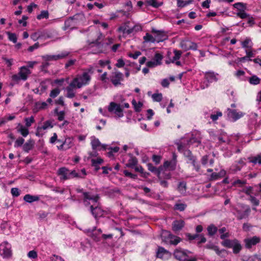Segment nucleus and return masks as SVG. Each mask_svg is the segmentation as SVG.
Here are the masks:
<instances>
[{
  "label": "nucleus",
  "instance_id": "412c9836",
  "mask_svg": "<svg viewBox=\"0 0 261 261\" xmlns=\"http://www.w3.org/2000/svg\"><path fill=\"white\" fill-rule=\"evenodd\" d=\"M106 148L107 149L104 150L107 151V155L111 159L114 158L115 154L117 153L120 150V148L119 147L115 146L113 147L109 146L108 145Z\"/></svg>",
  "mask_w": 261,
  "mask_h": 261
},
{
  "label": "nucleus",
  "instance_id": "13d9d810",
  "mask_svg": "<svg viewBox=\"0 0 261 261\" xmlns=\"http://www.w3.org/2000/svg\"><path fill=\"white\" fill-rule=\"evenodd\" d=\"M11 193L14 197H18L20 195V192L18 188H13L11 190Z\"/></svg>",
  "mask_w": 261,
  "mask_h": 261
},
{
  "label": "nucleus",
  "instance_id": "774afa93",
  "mask_svg": "<svg viewBox=\"0 0 261 261\" xmlns=\"http://www.w3.org/2000/svg\"><path fill=\"white\" fill-rule=\"evenodd\" d=\"M222 116V113L220 112H218L216 114H212L211 115V118L213 121L217 120L219 117H221Z\"/></svg>",
  "mask_w": 261,
  "mask_h": 261
},
{
  "label": "nucleus",
  "instance_id": "423d86ee",
  "mask_svg": "<svg viewBox=\"0 0 261 261\" xmlns=\"http://www.w3.org/2000/svg\"><path fill=\"white\" fill-rule=\"evenodd\" d=\"M31 73L30 70L25 66L20 67L18 74L12 75V79L14 81H18L20 80L25 81L29 74Z\"/></svg>",
  "mask_w": 261,
  "mask_h": 261
},
{
  "label": "nucleus",
  "instance_id": "9b49d317",
  "mask_svg": "<svg viewBox=\"0 0 261 261\" xmlns=\"http://www.w3.org/2000/svg\"><path fill=\"white\" fill-rule=\"evenodd\" d=\"M53 127L50 121H46L42 126H38L36 129V135L38 137H42L46 133V130Z\"/></svg>",
  "mask_w": 261,
  "mask_h": 261
},
{
  "label": "nucleus",
  "instance_id": "a19ab883",
  "mask_svg": "<svg viewBox=\"0 0 261 261\" xmlns=\"http://www.w3.org/2000/svg\"><path fill=\"white\" fill-rule=\"evenodd\" d=\"M127 167H130L134 169L135 171L143 173V169L139 164H126Z\"/></svg>",
  "mask_w": 261,
  "mask_h": 261
},
{
  "label": "nucleus",
  "instance_id": "ea45409f",
  "mask_svg": "<svg viewBox=\"0 0 261 261\" xmlns=\"http://www.w3.org/2000/svg\"><path fill=\"white\" fill-rule=\"evenodd\" d=\"M177 189L181 194H185L186 191V184L185 182H179L177 187Z\"/></svg>",
  "mask_w": 261,
  "mask_h": 261
},
{
  "label": "nucleus",
  "instance_id": "393cba45",
  "mask_svg": "<svg viewBox=\"0 0 261 261\" xmlns=\"http://www.w3.org/2000/svg\"><path fill=\"white\" fill-rule=\"evenodd\" d=\"M16 129L17 132L20 133L24 137H27L29 133L28 128L20 123L18 124Z\"/></svg>",
  "mask_w": 261,
  "mask_h": 261
},
{
  "label": "nucleus",
  "instance_id": "79ce46f5",
  "mask_svg": "<svg viewBox=\"0 0 261 261\" xmlns=\"http://www.w3.org/2000/svg\"><path fill=\"white\" fill-rule=\"evenodd\" d=\"M187 207V204L184 203H176L174 205V209L179 211H184Z\"/></svg>",
  "mask_w": 261,
  "mask_h": 261
},
{
  "label": "nucleus",
  "instance_id": "bf43d9fd",
  "mask_svg": "<svg viewBox=\"0 0 261 261\" xmlns=\"http://www.w3.org/2000/svg\"><path fill=\"white\" fill-rule=\"evenodd\" d=\"M147 3L149 5L155 8H157L161 5L156 2V0H148Z\"/></svg>",
  "mask_w": 261,
  "mask_h": 261
},
{
  "label": "nucleus",
  "instance_id": "f03ea898",
  "mask_svg": "<svg viewBox=\"0 0 261 261\" xmlns=\"http://www.w3.org/2000/svg\"><path fill=\"white\" fill-rule=\"evenodd\" d=\"M187 143L185 142V140H183L181 142L177 143V148L179 151L183 152L184 155L188 158L190 161L194 162V158L192 156L190 150L187 149L186 147L187 145H190L194 143H196V146L200 143V141L197 139L192 138L189 140L187 141Z\"/></svg>",
  "mask_w": 261,
  "mask_h": 261
},
{
  "label": "nucleus",
  "instance_id": "20e7f679",
  "mask_svg": "<svg viewBox=\"0 0 261 261\" xmlns=\"http://www.w3.org/2000/svg\"><path fill=\"white\" fill-rule=\"evenodd\" d=\"M251 212L249 206L242 203L238 204L234 208V215L239 220L247 218Z\"/></svg>",
  "mask_w": 261,
  "mask_h": 261
},
{
  "label": "nucleus",
  "instance_id": "58836bf2",
  "mask_svg": "<svg viewBox=\"0 0 261 261\" xmlns=\"http://www.w3.org/2000/svg\"><path fill=\"white\" fill-rule=\"evenodd\" d=\"M260 79L256 75H253L249 79V82L250 84L256 85L259 84Z\"/></svg>",
  "mask_w": 261,
  "mask_h": 261
},
{
  "label": "nucleus",
  "instance_id": "473e14b6",
  "mask_svg": "<svg viewBox=\"0 0 261 261\" xmlns=\"http://www.w3.org/2000/svg\"><path fill=\"white\" fill-rule=\"evenodd\" d=\"M134 148V144L132 142H129L127 144L122 146V153H126L128 150L132 149Z\"/></svg>",
  "mask_w": 261,
  "mask_h": 261
},
{
  "label": "nucleus",
  "instance_id": "864d4df0",
  "mask_svg": "<svg viewBox=\"0 0 261 261\" xmlns=\"http://www.w3.org/2000/svg\"><path fill=\"white\" fill-rule=\"evenodd\" d=\"M48 17V12L47 11H42L41 13L37 16L38 19L47 18Z\"/></svg>",
  "mask_w": 261,
  "mask_h": 261
},
{
  "label": "nucleus",
  "instance_id": "aec40b11",
  "mask_svg": "<svg viewBox=\"0 0 261 261\" xmlns=\"http://www.w3.org/2000/svg\"><path fill=\"white\" fill-rule=\"evenodd\" d=\"M152 32L156 34L155 38L156 41L158 42L163 41L168 38L167 35L164 32L161 31H157L154 29L152 30Z\"/></svg>",
  "mask_w": 261,
  "mask_h": 261
},
{
  "label": "nucleus",
  "instance_id": "4468645a",
  "mask_svg": "<svg viewBox=\"0 0 261 261\" xmlns=\"http://www.w3.org/2000/svg\"><path fill=\"white\" fill-rule=\"evenodd\" d=\"M174 56H171L172 54L171 52L168 51L167 53L168 59L166 60L165 62L167 64L171 63H174L176 60L180 59L182 52L180 50H174Z\"/></svg>",
  "mask_w": 261,
  "mask_h": 261
},
{
  "label": "nucleus",
  "instance_id": "49530a36",
  "mask_svg": "<svg viewBox=\"0 0 261 261\" xmlns=\"http://www.w3.org/2000/svg\"><path fill=\"white\" fill-rule=\"evenodd\" d=\"M55 112L56 114L57 115V116H58V120L62 121L64 120L65 114L64 111H62L59 112L58 109H56L55 110Z\"/></svg>",
  "mask_w": 261,
  "mask_h": 261
},
{
  "label": "nucleus",
  "instance_id": "37998d69",
  "mask_svg": "<svg viewBox=\"0 0 261 261\" xmlns=\"http://www.w3.org/2000/svg\"><path fill=\"white\" fill-rule=\"evenodd\" d=\"M143 39L146 42H156V39L155 37H153L152 35L148 33H146V35L143 37Z\"/></svg>",
  "mask_w": 261,
  "mask_h": 261
},
{
  "label": "nucleus",
  "instance_id": "3c124183",
  "mask_svg": "<svg viewBox=\"0 0 261 261\" xmlns=\"http://www.w3.org/2000/svg\"><path fill=\"white\" fill-rule=\"evenodd\" d=\"M42 58L45 61H56L55 55H46L42 56Z\"/></svg>",
  "mask_w": 261,
  "mask_h": 261
},
{
  "label": "nucleus",
  "instance_id": "de8ad7c7",
  "mask_svg": "<svg viewBox=\"0 0 261 261\" xmlns=\"http://www.w3.org/2000/svg\"><path fill=\"white\" fill-rule=\"evenodd\" d=\"M162 59L163 56L159 53H156L154 56L153 60L156 63H157L158 65H160L162 63Z\"/></svg>",
  "mask_w": 261,
  "mask_h": 261
},
{
  "label": "nucleus",
  "instance_id": "6e6552de",
  "mask_svg": "<svg viewBox=\"0 0 261 261\" xmlns=\"http://www.w3.org/2000/svg\"><path fill=\"white\" fill-rule=\"evenodd\" d=\"M12 254L11 245L7 241H4L0 244V255L3 258H8Z\"/></svg>",
  "mask_w": 261,
  "mask_h": 261
},
{
  "label": "nucleus",
  "instance_id": "dca6fc26",
  "mask_svg": "<svg viewBox=\"0 0 261 261\" xmlns=\"http://www.w3.org/2000/svg\"><path fill=\"white\" fill-rule=\"evenodd\" d=\"M260 241L259 237L254 236L252 238H246L244 240L245 247L247 248H250L252 246L255 245Z\"/></svg>",
  "mask_w": 261,
  "mask_h": 261
},
{
  "label": "nucleus",
  "instance_id": "7c9ffc66",
  "mask_svg": "<svg viewBox=\"0 0 261 261\" xmlns=\"http://www.w3.org/2000/svg\"><path fill=\"white\" fill-rule=\"evenodd\" d=\"M88 235L91 237L94 241L95 242H98L100 241V238L98 233L96 231L95 229H93L91 231L90 230H88Z\"/></svg>",
  "mask_w": 261,
  "mask_h": 261
},
{
  "label": "nucleus",
  "instance_id": "a211bd4d",
  "mask_svg": "<svg viewBox=\"0 0 261 261\" xmlns=\"http://www.w3.org/2000/svg\"><path fill=\"white\" fill-rule=\"evenodd\" d=\"M218 74L213 71H207L204 73V78L208 83L217 82Z\"/></svg>",
  "mask_w": 261,
  "mask_h": 261
},
{
  "label": "nucleus",
  "instance_id": "bb28decb",
  "mask_svg": "<svg viewBox=\"0 0 261 261\" xmlns=\"http://www.w3.org/2000/svg\"><path fill=\"white\" fill-rule=\"evenodd\" d=\"M205 247L207 249L213 250L215 251L216 254L219 256L221 255V253L225 251L223 249L219 250V247L217 246L214 245L213 244H207L205 246Z\"/></svg>",
  "mask_w": 261,
  "mask_h": 261
},
{
  "label": "nucleus",
  "instance_id": "7ed1b4c3",
  "mask_svg": "<svg viewBox=\"0 0 261 261\" xmlns=\"http://www.w3.org/2000/svg\"><path fill=\"white\" fill-rule=\"evenodd\" d=\"M91 80V76L89 72H84L81 74L77 75L71 83L77 89L88 84Z\"/></svg>",
  "mask_w": 261,
  "mask_h": 261
},
{
  "label": "nucleus",
  "instance_id": "f8f14e48",
  "mask_svg": "<svg viewBox=\"0 0 261 261\" xmlns=\"http://www.w3.org/2000/svg\"><path fill=\"white\" fill-rule=\"evenodd\" d=\"M91 145L93 150H100L101 149H106L107 145L102 144L98 139L96 138L95 136H92L90 138Z\"/></svg>",
  "mask_w": 261,
  "mask_h": 261
},
{
  "label": "nucleus",
  "instance_id": "1a4fd4ad",
  "mask_svg": "<svg viewBox=\"0 0 261 261\" xmlns=\"http://www.w3.org/2000/svg\"><path fill=\"white\" fill-rule=\"evenodd\" d=\"M108 109L109 112L114 113L118 117H122L123 116L122 108L119 104H117L114 102H111Z\"/></svg>",
  "mask_w": 261,
  "mask_h": 261
},
{
  "label": "nucleus",
  "instance_id": "b1692460",
  "mask_svg": "<svg viewBox=\"0 0 261 261\" xmlns=\"http://www.w3.org/2000/svg\"><path fill=\"white\" fill-rule=\"evenodd\" d=\"M76 88L72 85L71 83H70L68 86L66 88L67 93L66 96L69 98H72L75 96V93L74 92V89Z\"/></svg>",
  "mask_w": 261,
  "mask_h": 261
},
{
  "label": "nucleus",
  "instance_id": "0eeeda50",
  "mask_svg": "<svg viewBox=\"0 0 261 261\" xmlns=\"http://www.w3.org/2000/svg\"><path fill=\"white\" fill-rule=\"evenodd\" d=\"M109 79L115 86H118L121 85V82L123 80V75L115 69L111 73Z\"/></svg>",
  "mask_w": 261,
  "mask_h": 261
},
{
  "label": "nucleus",
  "instance_id": "5fc2aeb1",
  "mask_svg": "<svg viewBox=\"0 0 261 261\" xmlns=\"http://www.w3.org/2000/svg\"><path fill=\"white\" fill-rule=\"evenodd\" d=\"M152 98L155 101H161L162 99V94L161 93H154L152 95Z\"/></svg>",
  "mask_w": 261,
  "mask_h": 261
},
{
  "label": "nucleus",
  "instance_id": "cd10ccee",
  "mask_svg": "<svg viewBox=\"0 0 261 261\" xmlns=\"http://www.w3.org/2000/svg\"><path fill=\"white\" fill-rule=\"evenodd\" d=\"M207 234L210 237L214 236L218 231L217 227L213 224H210L207 227Z\"/></svg>",
  "mask_w": 261,
  "mask_h": 261
},
{
  "label": "nucleus",
  "instance_id": "2eb2a0df",
  "mask_svg": "<svg viewBox=\"0 0 261 261\" xmlns=\"http://www.w3.org/2000/svg\"><path fill=\"white\" fill-rule=\"evenodd\" d=\"M227 112L228 117L229 118L232 119L233 121H236L242 118L245 114L241 111L237 112L236 110H231L229 108L227 109Z\"/></svg>",
  "mask_w": 261,
  "mask_h": 261
},
{
  "label": "nucleus",
  "instance_id": "2f4dec72",
  "mask_svg": "<svg viewBox=\"0 0 261 261\" xmlns=\"http://www.w3.org/2000/svg\"><path fill=\"white\" fill-rule=\"evenodd\" d=\"M71 144H72V140L70 138H67L65 140L64 143H62L61 145L60 146H58V147L59 149H63L64 147L66 149L70 147Z\"/></svg>",
  "mask_w": 261,
  "mask_h": 261
},
{
  "label": "nucleus",
  "instance_id": "e2e57ef3",
  "mask_svg": "<svg viewBox=\"0 0 261 261\" xmlns=\"http://www.w3.org/2000/svg\"><path fill=\"white\" fill-rule=\"evenodd\" d=\"M251 42V40L249 38H246L244 41L242 42V46L243 48H249V44Z\"/></svg>",
  "mask_w": 261,
  "mask_h": 261
},
{
  "label": "nucleus",
  "instance_id": "338daca9",
  "mask_svg": "<svg viewBox=\"0 0 261 261\" xmlns=\"http://www.w3.org/2000/svg\"><path fill=\"white\" fill-rule=\"evenodd\" d=\"M37 106L39 110L45 109L47 107V103L45 102H38Z\"/></svg>",
  "mask_w": 261,
  "mask_h": 261
},
{
  "label": "nucleus",
  "instance_id": "e433bc0d",
  "mask_svg": "<svg viewBox=\"0 0 261 261\" xmlns=\"http://www.w3.org/2000/svg\"><path fill=\"white\" fill-rule=\"evenodd\" d=\"M181 241V239L179 237L172 235L171 239H169V241L168 243L172 245H176Z\"/></svg>",
  "mask_w": 261,
  "mask_h": 261
},
{
  "label": "nucleus",
  "instance_id": "6e6d98bb",
  "mask_svg": "<svg viewBox=\"0 0 261 261\" xmlns=\"http://www.w3.org/2000/svg\"><path fill=\"white\" fill-rule=\"evenodd\" d=\"M60 93V90L59 88H55L51 91L50 96L53 98L57 97Z\"/></svg>",
  "mask_w": 261,
  "mask_h": 261
},
{
  "label": "nucleus",
  "instance_id": "a878e982",
  "mask_svg": "<svg viewBox=\"0 0 261 261\" xmlns=\"http://www.w3.org/2000/svg\"><path fill=\"white\" fill-rule=\"evenodd\" d=\"M23 200L28 203H32L39 200V197L37 195H31L27 194L23 197Z\"/></svg>",
  "mask_w": 261,
  "mask_h": 261
},
{
  "label": "nucleus",
  "instance_id": "5701e85b",
  "mask_svg": "<svg viewBox=\"0 0 261 261\" xmlns=\"http://www.w3.org/2000/svg\"><path fill=\"white\" fill-rule=\"evenodd\" d=\"M185 226V222L182 220H175L172 223V229L174 231L180 230Z\"/></svg>",
  "mask_w": 261,
  "mask_h": 261
},
{
  "label": "nucleus",
  "instance_id": "39448f33",
  "mask_svg": "<svg viewBox=\"0 0 261 261\" xmlns=\"http://www.w3.org/2000/svg\"><path fill=\"white\" fill-rule=\"evenodd\" d=\"M172 164H163L159 168H156L152 166V164H148V169L152 172L155 173L159 177H166L169 178L170 175L168 172L170 165Z\"/></svg>",
  "mask_w": 261,
  "mask_h": 261
},
{
  "label": "nucleus",
  "instance_id": "052dcab7",
  "mask_svg": "<svg viewBox=\"0 0 261 261\" xmlns=\"http://www.w3.org/2000/svg\"><path fill=\"white\" fill-rule=\"evenodd\" d=\"M28 256L32 259H35L37 257V253L35 250H31L28 253Z\"/></svg>",
  "mask_w": 261,
  "mask_h": 261
},
{
  "label": "nucleus",
  "instance_id": "72a5a7b5",
  "mask_svg": "<svg viewBox=\"0 0 261 261\" xmlns=\"http://www.w3.org/2000/svg\"><path fill=\"white\" fill-rule=\"evenodd\" d=\"M34 145V142L30 140L27 142L23 146V149L25 151L28 152Z\"/></svg>",
  "mask_w": 261,
  "mask_h": 261
},
{
  "label": "nucleus",
  "instance_id": "ddd939ff",
  "mask_svg": "<svg viewBox=\"0 0 261 261\" xmlns=\"http://www.w3.org/2000/svg\"><path fill=\"white\" fill-rule=\"evenodd\" d=\"M118 30L124 34H130L141 31L142 27L140 24H135L131 29H127L126 27H120Z\"/></svg>",
  "mask_w": 261,
  "mask_h": 261
},
{
  "label": "nucleus",
  "instance_id": "0e129e2a",
  "mask_svg": "<svg viewBox=\"0 0 261 261\" xmlns=\"http://www.w3.org/2000/svg\"><path fill=\"white\" fill-rule=\"evenodd\" d=\"M237 16L240 17L241 18L244 19L248 18L249 15L244 11H240L237 13Z\"/></svg>",
  "mask_w": 261,
  "mask_h": 261
},
{
  "label": "nucleus",
  "instance_id": "4be33fe9",
  "mask_svg": "<svg viewBox=\"0 0 261 261\" xmlns=\"http://www.w3.org/2000/svg\"><path fill=\"white\" fill-rule=\"evenodd\" d=\"M170 255V253L169 251L165 249L162 247H159L158 248V251L156 252V256L162 259L167 258Z\"/></svg>",
  "mask_w": 261,
  "mask_h": 261
},
{
  "label": "nucleus",
  "instance_id": "f704fd0d",
  "mask_svg": "<svg viewBox=\"0 0 261 261\" xmlns=\"http://www.w3.org/2000/svg\"><path fill=\"white\" fill-rule=\"evenodd\" d=\"M25 122V126L27 127H30L32 124L35 122L34 117L32 116L30 117H26L24 119Z\"/></svg>",
  "mask_w": 261,
  "mask_h": 261
},
{
  "label": "nucleus",
  "instance_id": "09e8293b",
  "mask_svg": "<svg viewBox=\"0 0 261 261\" xmlns=\"http://www.w3.org/2000/svg\"><path fill=\"white\" fill-rule=\"evenodd\" d=\"M249 200L253 206H256L259 204V200L252 195H250Z\"/></svg>",
  "mask_w": 261,
  "mask_h": 261
},
{
  "label": "nucleus",
  "instance_id": "c756f323",
  "mask_svg": "<svg viewBox=\"0 0 261 261\" xmlns=\"http://www.w3.org/2000/svg\"><path fill=\"white\" fill-rule=\"evenodd\" d=\"M231 248L233 249V252L235 254H237L242 249V246L238 240L234 239V242Z\"/></svg>",
  "mask_w": 261,
  "mask_h": 261
},
{
  "label": "nucleus",
  "instance_id": "4d7b16f0",
  "mask_svg": "<svg viewBox=\"0 0 261 261\" xmlns=\"http://www.w3.org/2000/svg\"><path fill=\"white\" fill-rule=\"evenodd\" d=\"M24 142V140L22 138H18L15 142L14 146L15 147L21 146Z\"/></svg>",
  "mask_w": 261,
  "mask_h": 261
},
{
  "label": "nucleus",
  "instance_id": "4c0bfd02",
  "mask_svg": "<svg viewBox=\"0 0 261 261\" xmlns=\"http://www.w3.org/2000/svg\"><path fill=\"white\" fill-rule=\"evenodd\" d=\"M234 242V240H229L226 239L224 240L223 241L221 242V244L222 246L227 247V248H231L233 246V244Z\"/></svg>",
  "mask_w": 261,
  "mask_h": 261
},
{
  "label": "nucleus",
  "instance_id": "6ab92c4d",
  "mask_svg": "<svg viewBox=\"0 0 261 261\" xmlns=\"http://www.w3.org/2000/svg\"><path fill=\"white\" fill-rule=\"evenodd\" d=\"M83 195L84 197V202L86 205L88 204V200H91L92 202L97 203L99 199L98 195H91L89 193L84 192Z\"/></svg>",
  "mask_w": 261,
  "mask_h": 261
},
{
  "label": "nucleus",
  "instance_id": "c9c22d12",
  "mask_svg": "<svg viewBox=\"0 0 261 261\" xmlns=\"http://www.w3.org/2000/svg\"><path fill=\"white\" fill-rule=\"evenodd\" d=\"M191 41L184 40L180 42V47L185 50L190 49Z\"/></svg>",
  "mask_w": 261,
  "mask_h": 261
},
{
  "label": "nucleus",
  "instance_id": "680f3d73",
  "mask_svg": "<svg viewBox=\"0 0 261 261\" xmlns=\"http://www.w3.org/2000/svg\"><path fill=\"white\" fill-rule=\"evenodd\" d=\"M31 38L34 41H36L39 39H41L40 31L35 32L31 35Z\"/></svg>",
  "mask_w": 261,
  "mask_h": 261
},
{
  "label": "nucleus",
  "instance_id": "603ef678",
  "mask_svg": "<svg viewBox=\"0 0 261 261\" xmlns=\"http://www.w3.org/2000/svg\"><path fill=\"white\" fill-rule=\"evenodd\" d=\"M7 34L8 35V38L10 41L14 43H16L17 42V38L15 34L7 32Z\"/></svg>",
  "mask_w": 261,
  "mask_h": 261
},
{
  "label": "nucleus",
  "instance_id": "f3484780",
  "mask_svg": "<svg viewBox=\"0 0 261 261\" xmlns=\"http://www.w3.org/2000/svg\"><path fill=\"white\" fill-rule=\"evenodd\" d=\"M90 211L92 215L96 218L97 217H101L103 215V211L99 206V203L96 205H91L90 206Z\"/></svg>",
  "mask_w": 261,
  "mask_h": 261
},
{
  "label": "nucleus",
  "instance_id": "c03bdc74",
  "mask_svg": "<svg viewBox=\"0 0 261 261\" xmlns=\"http://www.w3.org/2000/svg\"><path fill=\"white\" fill-rule=\"evenodd\" d=\"M250 159L249 162L251 163H261V153L255 156L251 157Z\"/></svg>",
  "mask_w": 261,
  "mask_h": 261
},
{
  "label": "nucleus",
  "instance_id": "a18cd8bd",
  "mask_svg": "<svg viewBox=\"0 0 261 261\" xmlns=\"http://www.w3.org/2000/svg\"><path fill=\"white\" fill-rule=\"evenodd\" d=\"M41 39H46L51 37V33L47 31H40Z\"/></svg>",
  "mask_w": 261,
  "mask_h": 261
},
{
  "label": "nucleus",
  "instance_id": "8fccbe9b",
  "mask_svg": "<svg viewBox=\"0 0 261 261\" xmlns=\"http://www.w3.org/2000/svg\"><path fill=\"white\" fill-rule=\"evenodd\" d=\"M132 104L134 106L136 111L140 112L141 111V108L143 106L142 103L141 102H139L138 103H137L135 100H133L132 101Z\"/></svg>",
  "mask_w": 261,
  "mask_h": 261
},
{
  "label": "nucleus",
  "instance_id": "69168bd1",
  "mask_svg": "<svg viewBox=\"0 0 261 261\" xmlns=\"http://www.w3.org/2000/svg\"><path fill=\"white\" fill-rule=\"evenodd\" d=\"M28 19V17L25 15L22 16V19L18 20V23L19 24H22V25L25 27L27 25V21H25Z\"/></svg>",
  "mask_w": 261,
  "mask_h": 261
},
{
  "label": "nucleus",
  "instance_id": "f257e3e1",
  "mask_svg": "<svg viewBox=\"0 0 261 261\" xmlns=\"http://www.w3.org/2000/svg\"><path fill=\"white\" fill-rule=\"evenodd\" d=\"M58 174L62 180H67L74 177L84 178L87 175L85 169L81 170H70L65 167H62L58 171Z\"/></svg>",
  "mask_w": 261,
  "mask_h": 261
},
{
  "label": "nucleus",
  "instance_id": "9d476101",
  "mask_svg": "<svg viewBox=\"0 0 261 261\" xmlns=\"http://www.w3.org/2000/svg\"><path fill=\"white\" fill-rule=\"evenodd\" d=\"M190 252L187 250H183L181 248H177L174 252V256L175 258L179 261H186L188 257V254Z\"/></svg>",
  "mask_w": 261,
  "mask_h": 261
},
{
  "label": "nucleus",
  "instance_id": "c85d7f7f",
  "mask_svg": "<svg viewBox=\"0 0 261 261\" xmlns=\"http://www.w3.org/2000/svg\"><path fill=\"white\" fill-rule=\"evenodd\" d=\"M172 235L169 231L163 230L161 233V238L163 241L168 243Z\"/></svg>",
  "mask_w": 261,
  "mask_h": 261
}]
</instances>
